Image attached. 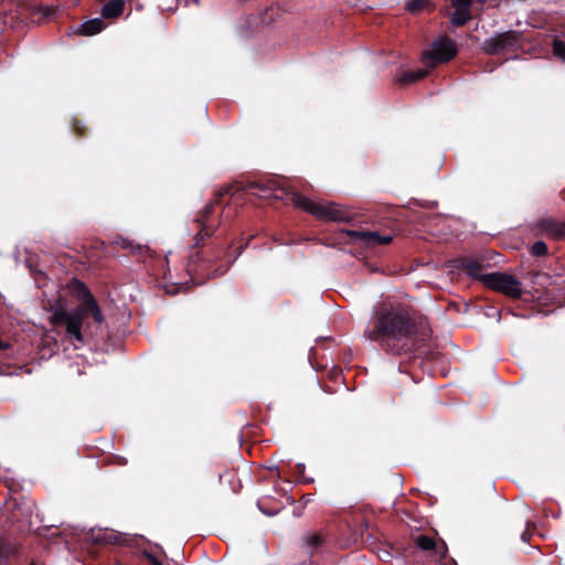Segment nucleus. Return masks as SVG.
<instances>
[{
	"label": "nucleus",
	"mask_w": 565,
	"mask_h": 565,
	"mask_svg": "<svg viewBox=\"0 0 565 565\" xmlns=\"http://www.w3.org/2000/svg\"><path fill=\"white\" fill-rule=\"evenodd\" d=\"M233 190L234 185L230 184L216 191L214 199L190 223L191 246L196 250L188 257L186 273L195 284L224 275L244 248L239 246L232 258V245L220 235H215L222 223L221 216L216 214V207L221 205L222 198L231 194Z\"/></svg>",
	"instance_id": "nucleus-1"
},
{
	"label": "nucleus",
	"mask_w": 565,
	"mask_h": 565,
	"mask_svg": "<svg viewBox=\"0 0 565 565\" xmlns=\"http://www.w3.org/2000/svg\"><path fill=\"white\" fill-rule=\"evenodd\" d=\"M429 333L426 318L409 303L387 298L374 307L364 337L379 343L394 355L411 351L414 340H424Z\"/></svg>",
	"instance_id": "nucleus-2"
},
{
	"label": "nucleus",
	"mask_w": 565,
	"mask_h": 565,
	"mask_svg": "<svg viewBox=\"0 0 565 565\" xmlns=\"http://www.w3.org/2000/svg\"><path fill=\"white\" fill-rule=\"evenodd\" d=\"M70 294L79 302L77 307L67 310L64 307H57L50 317L53 327H63L65 329L64 338L72 343L75 349L87 343L89 323H86L88 316L102 324L104 315L88 287L79 279L72 278L67 284Z\"/></svg>",
	"instance_id": "nucleus-3"
},
{
	"label": "nucleus",
	"mask_w": 565,
	"mask_h": 565,
	"mask_svg": "<svg viewBox=\"0 0 565 565\" xmlns=\"http://www.w3.org/2000/svg\"><path fill=\"white\" fill-rule=\"evenodd\" d=\"M236 191H248L263 199H274L282 201L286 204H292L295 207L313 215L319 221L339 223H350L352 221L349 211L342 209L340 205L332 202H313L271 178L250 181L244 186H237Z\"/></svg>",
	"instance_id": "nucleus-4"
},
{
	"label": "nucleus",
	"mask_w": 565,
	"mask_h": 565,
	"mask_svg": "<svg viewBox=\"0 0 565 565\" xmlns=\"http://www.w3.org/2000/svg\"><path fill=\"white\" fill-rule=\"evenodd\" d=\"M367 530L369 523L362 516L354 518L353 522L347 521L339 529L335 544L340 548L359 547L372 537Z\"/></svg>",
	"instance_id": "nucleus-5"
},
{
	"label": "nucleus",
	"mask_w": 565,
	"mask_h": 565,
	"mask_svg": "<svg viewBox=\"0 0 565 565\" xmlns=\"http://www.w3.org/2000/svg\"><path fill=\"white\" fill-rule=\"evenodd\" d=\"M482 284L513 299L522 296L521 281L507 273H490L482 277Z\"/></svg>",
	"instance_id": "nucleus-6"
},
{
	"label": "nucleus",
	"mask_w": 565,
	"mask_h": 565,
	"mask_svg": "<svg viewBox=\"0 0 565 565\" xmlns=\"http://www.w3.org/2000/svg\"><path fill=\"white\" fill-rule=\"evenodd\" d=\"M458 53L456 42L448 36H440L431 44V49L425 51L423 60L426 65L435 67L440 63L451 61Z\"/></svg>",
	"instance_id": "nucleus-7"
},
{
	"label": "nucleus",
	"mask_w": 565,
	"mask_h": 565,
	"mask_svg": "<svg viewBox=\"0 0 565 565\" xmlns=\"http://www.w3.org/2000/svg\"><path fill=\"white\" fill-rule=\"evenodd\" d=\"M487 253L477 256H461L452 260V266L470 278L482 282L483 271L490 267Z\"/></svg>",
	"instance_id": "nucleus-8"
},
{
	"label": "nucleus",
	"mask_w": 565,
	"mask_h": 565,
	"mask_svg": "<svg viewBox=\"0 0 565 565\" xmlns=\"http://www.w3.org/2000/svg\"><path fill=\"white\" fill-rule=\"evenodd\" d=\"M339 236L341 241L348 237L350 242H360L366 247L388 245L393 241V236L391 235H381L379 232L372 231L341 230Z\"/></svg>",
	"instance_id": "nucleus-9"
},
{
	"label": "nucleus",
	"mask_w": 565,
	"mask_h": 565,
	"mask_svg": "<svg viewBox=\"0 0 565 565\" xmlns=\"http://www.w3.org/2000/svg\"><path fill=\"white\" fill-rule=\"evenodd\" d=\"M521 39V33L518 31H507L493 38L484 40L482 49L489 55H497L508 49L515 47Z\"/></svg>",
	"instance_id": "nucleus-10"
},
{
	"label": "nucleus",
	"mask_w": 565,
	"mask_h": 565,
	"mask_svg": "<svg viewBox=\"0 0 565 565\" xmlns=\"http://www.w3.org/2000/svg\"><path fill=\"white\" fill-rule=\"evenodd\" d=\"M535 227L554 239H565V221L553 217H544L536 222Z\"/></svg>",
	"instance_id": "nucleus-11"
},
{
	"label": "nucleus",
	"mask_w": 565,
	"mask_h": 565,
	"mask_svg": "<svg viewBox=\"0 0 565 565\" xmlns=\"http://www.w3.org/2000/svg\"><path fill=\"white\" fill-rule=\"evenodd\" d=\"M456 9L451 15V23L456 26L465 25L470 19V7L452 4Z\"/></svg>",
	"instance_id": "nucleus-12"
},
{
	"label": "nucleus",
	"mask_w": 565,
	"mask_h": 565,
	"mask_svg": "<svg viewBox=\"0 0 565 565\" xmlns=\"http://www.w3.org/2000/svg\"><path fill=\"white\" fill-rule=\"evenodd\" d=\"M105 26V23L102 19H90L86 22H84L78 30V33L82 35H95L99 33Z\"/></svg>",
	"instance_id": "nucleus-13"
},
{
	"label": "nucleus",
	"mask_w": 565,
	"mask_h": 565,
	"mask_svg": "<svg viewBox=\"0 0 565 565\" xmlns=\"http://www.w3.org/2000/svg\"><path fill=\"white\" fill-rule=\"evenodd\" d=\"M305 545L313 553L326 543V536L320 532L308 533L303 536Z\"/></svg>",
	"instance_id": "nucleus-14"
},
{
	"label": "nucleus",
	"mask_w": 565,
	"mask_h": 565,
	"mask_svg": "<svg viewBox=\"0 0 565 565\" xmlns=\"http://www.w3.org/2000/svg\"><path fill=\"white\" fill-rule=\"evenodd\" d=\"M17 14L8 12L7 4L0 2V33H3L8 28H13Z\"/></svg>",
	"instance_id": "nucleus-15"
},
{
	"label": "nucleus",
	"mask_w": 565,
	"mask_h": 565,
	"mask_svg": "<svg viewBox=\"0 0 565 565\" xmlns=\"http://www.w3.org/2000/svg\"><path fill=\"white\" fill-rule=\"evenodd\" d=\"M430 0H408L405 3V10L412 14H417L424 10H433Z\"/></svg>",
	"instance_id": "nucleus-16"
},
{
	"label": "nucleus",
	"mask_w": 565,
	"mask_h": 565,
	"mask_svg": "<svg viewBox=\"0 0 565 565\" xmlns=\"http://www.w3.org/2000/svg\"><path fill=\"white\" fill-rule=\"evenodd\" d=\"M427 74L428 72L424 70L407 71L402 74V76L398 78V82L402 85L413 84L426 77Z\"/></svg>",
	"instance_id": "nucleus-17"
},
{
	"label": "nucleus",
	"mask_w": 565,
	"mask_h": 565,
	"mask_svg": "<svg viewBox=\"0 0 565 565\" xmlns=\"http://www.w3.org/2000/svg\"><path fill=\"white\" fill-rule=\"evenodd\" d=\"M116 244L121 248V249H128L132 255H140V256H143L148 249L147 248H143L141 245H135L131 241L127 239V238H124V237H118L116 239Z\"/></svg>",
	"instance_id": "nucleus-18"
},
{
	"label": "nucleus",
	"mask_w": 565,
	"mask_h": 565,
	"mask_svg": "<svg viewBox=\"0 0 565 565\" xmlns=\"http://www.w3.org/2000/svg\"><path fill=\"white\" fill-rule=\"evenodd\" d=\"M415 545L426 552H434L437 548L436 542L428 535L420 534L414 539Z\"/></svg>",
	"instance_id": "nucleus-19"
},
{
	"label": "nucleus",
	"mask_w": 565,
	"mask_h": 565,
	"mask_svg": "<svg viewBox=\"0 0 565 565\" xmlns=\"http://www.w3.org/2000/svg\"><path fill=\"white\" fill-rule=\"evenodd\" d=\"M94 541L97 544H117L119 543V536L115 532H99L94 536Z\"/></svg>",
	"instance_id": "nucleus-20"
},
{
	"label": "nucleus",
	"mask_w": 565,
	"mask_h": 565,
	"mask_svg": "<svg viewBox=\"0 0 565 565\" xmlns=\"http://www.w3.org/2000/svg\"><path fill=\"white\" fill-rule=\"evenodd\" d=\"M14 547L0 537V565H8V558L13 553Z\"/></svg>",
	"instance_id": "nucleus-21"
},
{
	"label": "nucleus",
	"mask_w": 565,
	"mask_h": 565,
	"mask_svg": "<svg viewBox=\"0 0 565 565\" xmlns=\"http://www.w3.org/2000/svg\"><path fill=\"white\" fill-rule=\"evenodd\" d=\"M548 247L543 241H536L531 246V255L534 257H542L547 255Z\"/></svg>",
	"instance_id": "nucleus-22"
},
{
	"label": "nucleus",
	"mask_w": 565,
	"mask_h": 565,
	"mask_svg": "<svg viewBox=\"0 0 565 565\" xmlns=\"http://www.w3.org/2000/svg\"><path fill=\"white\" fill-rule=\"evenodd\" d=\"M553 53L556 57L565 61V42L558 39L553 41Z\"/></svg>",
	"instance_id": "nucleus-23"
},
{
	"label": "nucleus",
	"mask_w": 565,
	"mask_h": 565,
	"mask_svg": "<svg viewBox=\"0 0 565 565\" xmlns=\"http://www.w3.org/2000/svg\"><path fill=\"white\" fill-rule=\"evenodd\" d=\"M72 130L77 137H84L86 135V127L77 118L72 120Z\"/></svg>",
	"instance_id": "nucleus-24"
},
{
	"label": "nucleus",
	"mask_w": 565,
	"mask_h": 565,
	"mask_svg": "<svg viewBox=\"0 0 565 565\" xmlns=\"http://www.w3.org/2000/svg\"><path fill=\"white\" fill-rule=\"evenodd\" d=\"M534 530H535V524H533L531 522H526V529L521 534V540L525 543L530 542Z\"/></svg>",
	"instance_id": "nucleus-25"
},
{
	"label": "nucleus",
	"mask_w": 565,
	"mask_h": 565,
	"mask_svg": "<svg viewBox=\"0 0 565 565\" xmlns=\"http://www.w3.org/2000/svg\"><path fill=\"white\" fill-rule=\"evenodd\" d=\"M142 555L150 565H162V563L152 553L143 551Z\"/></svg>",
	"instance_id": "nucleus-26"
},
{
	"label": "nucleus",
	"mask_w": 565,
	"mask_h": 565,
	"mask_svg": "<svg viewBox=\"0 0 565 565\" xmlns=\"http://www.w3.org/2000/svg\"><path fill=\"white\" fill-rule=\"evenodd\" d=\"M55 11L56 10L54 8H43V9H41V18L39 20L51 19L55 14Z\"/></svg>",
	"instance_id": "nucleus-27"
},
{
	"label": "nucleus",
	"mask_w": 565,
	"mask_h": 565,
	"mask_svg": "<svg viewBox=\"0 0 565 565\" xmlns=\"http://www.w3.org/2000/svg\"><path fill=\"white\" fill-rule=\"evenodd\" d=\"M472 0H451V4H459L463 7H471Z\"/></svg>",
	"instance_id": "nucleus-28"
},
{
	"label": "nucleus",
	"mask_w": 565,
	"mask_h": 565,
	"mask_svg": "<svg viewBox=\"0 0 565 565\" xmlns=\"http://www.w3.org/2000/svg\"><path fill=\"white\" fill-rule=\"evenodd\" d=\"M9 343L7 342H3L1 339H0V350H7L9 348Z\"/></svg>",
	"instance_id": "nucleus-29"
},
{
	"label": "nucleus",
	"mask_w": 565,
	"mask_h": 565,
	"mask_svg": "<svg viewBox=\"0 0 565 565\" xmlns=\"http://www.w3.org/2000/svg\"><path fill=\"white\" fill-rule=\"evenodd\" d=\"M561 196L563 200H565V189L561 192Z\"/></svg>",
	"instance_id": "nucleus-30"
},
{
	"label": "nucleus",
	"mask_w": 565,
	"mask_h": 565,
	"mask_svg": "<svg viewBox=\"0 0 565 565\" xmlns=\"http://www.w3.org/2000/svg\"><path fill=\"white\" fill-rule=\"evenodd\" d=\"M30 565H36L34 562H32Z\"/></svg>",
	"instance_id": "nucleus-31"
}]
</instances>
